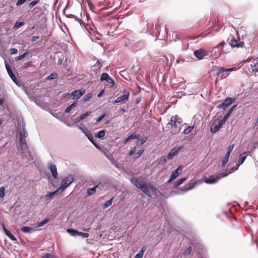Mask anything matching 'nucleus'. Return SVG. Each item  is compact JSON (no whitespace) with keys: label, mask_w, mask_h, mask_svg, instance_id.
<instances>
[{"label":"nucleus","mask_w":258,"mask_h":258,"mask_svg":"<svg viewBox=\"0 0 258 258\" xmlns=\"http://www.w3.org/2000/svg\"><path fill=\"white\" fill-rule=\"evenodd\" d=\"M131 182L136 187L141 189L144 193H145L148 197H152V194L150 190L154 191L155 190V187L151 184H147L144 181L141 180L138 177H133L131 179Z\"/></svg>","instance_id":"nucleus-1"},{"label":"nucleus","mask_w":258,"mask_h":258,"mask_svg":"<svg viewBox=\"0 0 258 258\" xmlns=\"http://www.w3.org/2000/svg\"><path fill=\"white\" fill-rule=\"evenodd\" d=\"M74 180V177L72 174H70L66 176L63 179H62L60 186L59 188H58V190H64L73 182Z\"/></svg>","instance_id":"nucleus-2"},{"label":"nucleus","mask_w":258,"mask_h":258,"mask_svg":"<svg viewBox=\"0 0 258 258\" xmlns=\"http://www.w3.org/2000/svg\"><path fill=\"white\" fill-rule=\"evenodd\" d=\"M235 70V67L225 69L223 67L219 68L217 72V75L220 76L221 79L226 78L229 75L230 72Z\"/></svg>","instance_id":"nucleus-3"},{"label":"nucleus","mask_w":258,"mask_h":258,"mask_svg":"<svg viewBox=\"0 0 258 258\" xmlns=\"http://www.w3.org/2000/svg\"><path fill=\"white\" fill-rule=\"evenodd\" d=\"M19 146L22 154H24L28 151L26 140L25 139L23 138L22 132H20Z\"/></svg>","instance_id":"nucleus-4"},{"label":"nucleus","mask_w":258,"mask_h":258,"mask_svg":"<svg viewBox=\"0 0 258 258\" xmlns=\"http://www.w3.org/2000/svg\"><path fill=\"white\" fill-rule=\"evenodd\" d=\"M235 100V98L227 97L222 103L217 106V108L219 109L222 108L225 110L230 106Z\"/></svg>","instance_id":"nucleus-5"},{"label":"nucleus","mask_w":258,"mask_h":258,"mask_svg":"<svg viewBox=\"0 0 258 258\" xmlns=\"http://www.w3.org/2000/svg\"><path fill=\"white\" fill-rule=\"evenodd\" d=\"M217 121L215 120L211 125L210 128V132L215 134L222 127V126L225 123L223 121L220 120L217 123Z\"/></svg>","instance_id":"nucleus-6"},{"label":"nucleus","mask_w":258,"mask_h":258,"mask_svg":"<svg viewBox=\"0 0 258 258\" xmlns=\"http://www.w3.org/2000/svg\"><path fill=\"white\" fill-rule=\"evenodd\" d=\"M227 41L232 47H242L244 43L240 42L239 39H236L234 37H231L228 38Z\"/></svg>","instance_id":"nucleus-7"},{"label":"nucleus","mask_w":258,"mask_h":258,"mask_svg":"<svg viewBox=\"0 0 258 258\" xmlns=\"http://www.w3.org/2000/svg\"><path fill=\"white\" fill-rule=\"evenodd\" d=\"M129 96V92L126 90H124L123 95L118 97L115 100L113 101V103H116L125 102L128 99Z\"/></svg>","instance_id":"nucleus-8"},{"label":"nucleus","mask_w":258,"mask_h":258,"mask_svg":"<svg viewBox=\"0 0 258 258\" xmlns=\"http://www.w3.org/2000/svg\"><path fill=\"white\" fill-rule=\"evenodd\" d=\"M182 146L175 147L172 149L167 155V158L168 160L173 159L177 156L179 151L181 150Z\"/></svg>","instance_id":"nucleus-9"},{"label":"nucleus","mask_w":258,"mask_h":258,"mask_svg":"<svg viewBox=\"0 0 258 258\" xmlns=\"http://www.w3.org/2000/svg\"><path fill=\"white\" fill-rule=\"evenodd\" d=\"M5 66H6V68L7 71L8 72V73L9 75L11 78L12 79V80L17 85L20 86L19 81H18L17 77L13 73L9 64L7 62H5Z\"/></svg>","instance_id":"nucleus-10"},{"label":"nucleus","mask_w":258,"mask_h":258,"mask_svg":"<svg viewBox=\"0 0 258 258\" xmlns=\"http://www.w3.org/2000/svg\"><path fill=\"white\" fill-rule=\"evenodd\" d=\"M100 81H106V82L110 85V87H113L114 85V82L112 79L109 76V75L106 73L102 74L100 77Z\"/></svg>","instance_id":"nucleus-11"},{"label":"nucleus","mask_w":258,"mask_h":258,"mask_svg":"<svg viewBox=\"0 0 258 258\" xmlns=\"http://www.w3.org/2000/svg\"><path fill=\"white\" fill-rule=\"evenodd\" d=\"M85 93V90L84 89L82 90H76L73 91L71 95L72 96L73 99H78Z\"/></svg>","instance_id":"nucleus-12"},{"label":"nucleus","mask_w":258,"mask_h":258,"mask_svg":"<svg viewBox=\"0 0 258 258\" xmlns=\"http://www.w3.org/2000/svg\"><path fill=\"white\" fill-rule=\"evenodd\" d=\"M48 168L49 170L50 171V172L52 174V177L54 179H57V177H58V173H57V168H56V166L54 164H53L51 163H50L48 165Z\"/></svg>","instance_id":"nucleus-13"},{"label":"nucleus","mask_w":258,"mask_h":258,"mask_svg":"<svg viewBox=\"0 0 258 258\" xmlns=\"http://www.w3.org/2000/svg\"><path fill=\"white\" fill-rule=\"evenodd\" d=\"M182 168L179 166L176 170L173 171L170 176V178L167 181L168 183L171 182L172 180L175 179L179 174V171H181Z\"/></svg>","instance_id":"nucleus-14"},{"label":"nucleus","mask_w":258,"mask_h":258,"mask_svg":"<svg viewBox=\"0 0 258 258\" xmlns=\"http://www.w3.org/2000/svg\"><path fill=\"white\" fill-rule=\"evenodd\" d=\"M195 56L199 59H202L203 57L207 55V52L203 49H198L194 52Z\"/></svg>","instance_id":"nucleus-15"},{"label":"nucleus","mask_w":258,"mask_h":258,"mask_svg":"<svg viewBox=\"0 0 258 258\" xmlns=\"http://www.w3.org/2000/svg\"><path fill=\"white\" fill-rule=\"evenodd\" d=\"M220 179V177H218L217 176H211L205 180V182L208 184H214L216 183Z\"/></svg>","instance_id":"nucleus-16"},{"label":"nucleus","mask_w":258,"mask_h":258,"mask_svg":"<svg viewBox=\"0 0 258 258\" xmlns=\"http://www.w3.org/2000/svg\"><path fill=\"white\" fill-rule=\"evenodd\" d=\"M250 67L253 72H258V57L251 62Z\"/></svg>","instance_id":"nucleus-17"},{"label":"nucleus","mask_w":258,"mask_h":258,"mask_svg":"<svg viewBox=\"0 0 258 258\" xmlns=\"http://www.w3.org/2000/svg\"><path fill=\"white\" fill-rule=\"evenodd\" d=\"M168 124H170L173 128H175V130L174 131H175V132L174 133V134H177L180 131V128H179V129H177L178 123L175 121V120L172 119L171 117L170 118V121L169 122Z\"/></svg>","instance_id":"nucleus-18"},{"label":"nucleus","mask_w":258,"mask_h":258,"mask_svg":"<svg viewBox=\"0 0 258 258\" xmlns=\"http://www.w3.org/2000/svg\"><path fill=\"white\" fill-rule=\"evenodd\" d=\"M20 229L23 232L26 233H31L35 231V230L34 228L31 227L25 226L21 227L20 228Z\"/></svg>","instance_id":"nucleus-19"},{"label":"nucleus","mask_w":258,"mask_h":258,"mask_svg":"<svg viewBox=\"0 0 258 258\" xmlns=\"http://www.w3.org/2000/svg\"><path fill=\"white\" fill-rule=\"evenodd\" d=\"M243 155H245L240 158V159H239V160L238 161V163L236 165V167L234 169H232V171H234L236 170L237 169H238L239 165L242 164L245 161V160L246 158L247 153L245 152L243 153Z\"/></svg>","instance_id":"nucleus-20"},{"label":"nucleus","mask_w":258,"mask_h":258,"mask_svg":"<svg viewBox=\"0 0 258 258\" xmlns=\"http://www.w3.org/2000/svg\"><path fill=\"white\" fill-rule=\"evenodd\" d=\"M236 107V105H234L232 107L230 108V109L228 110V112L224 116L223 118L221 119L222 121H223L224 123H225L226 120L229 117L234 108Z\"/></svg>","instance_id":"nucleus-21"},{"label":"nucleus","mask_w":258,"mask_h":258,"mask_svg":"<svg viewBox=\"0 0 258 258\" xmlns=\"http://www.w3.org/2000/svg\"><path fill=\"white\" fill-rule=\"evenodd\" d=\"M86 136L87 137V138L89 140V141L98 149L99 148V147L98 146V145L94 142V139H93V137L92 136V135L91 134L90 132H89V133H88V134H87L86 135Z\"/></svg>","instance_id":"nucleus-22"},{"label":"nucleus","mask_w":258,"mask_h":258,"mask_svg":"<svg viewBox=\"0 0 258 258\" xmlns=\"http://www.w3.org/2000/svg\"><path fill=\"white\" fill-rule=\"evenodd\" d=\"M98 187L99 185H97L92 188H88L87 190V193L88 196H91L94 194L96 191V188Z\"/></svg>","instance_id":"nucleus-23"},{"label":"nucleus","mask_w":258,"mask_h":258,"mask_svg":"<svg viewBox=\"0 0 258 258\" xmlns=\"http://www.w3.org/2000/svg\"><path fill=\"white\" fill-rule=\"evenodd\" d=\"M186 180V178H182L176 181L173 186V188H176L177 186L181 184L184 181Z\"/></svg>","instance_id":"nucleus-24"},{"label":"nucleus","mask_w":258,"mask_h":258,"mask_svg":"<svg viewBox=\"0 0 258 258\" xmlns=\"http://www.w3.org/2000/svg\"><path fill=\"white\" fill-rule=\"evenodd\" d=\"M67 231L72 236H78L79 231L74 229L69 228L67 230Z\"/></svg>","instance_id":"nucleus-25"},{"label":"nucleus","mask_w":258,"mask_h":258,"mask_svg":"<svg viewBox=\"0 0 258 258\" xmlns=\"http://www.w3.org/2000/svg\"><path fill=\"white\" fill-rule=\"evenodd\" d=\"M105 136V130H101L98 132L97 133L95 134V137L102 139L104 138V137Z\"/></svg>","instance_id":"nucleus-26"},{"label":"nucleus","mask_w":258,"mask_h":258,"mask_svg":"<svg viewBox=\"0 0 258 258\" xmlns=\"http://www.w3.org/2000/svg\"><path fill=\"white\" fill-rule=\"evenodd\" d=\"M113 199H114V197H112L110 200L107 201L103 205V206L102 207L103 208L106 209V208H108V207L110 206L112 204Z\"/></svg>","instance_id":"nucleus-27"},{"label":"nucleus","mask_w":258,"mask_h":258,"mask_svg":"<svg viewBox=\"0 0 258 258\" xmlns=\"http://www.w3.org/2000/svg\"><path fill=\"white\" fill-rule=\"evenodd\" d=\"M58 191V189H57V190H55L53 192H48L45 196V199L46 200H49L52 196H53L54 195L56 194L57 193Z\"/></svg>","instance_id":"nucleus-28"},{"label":"nucleus","mask_w":258,"mask_h":258,"mask_svg":"<svg viewBox=\"0 0 258 258\" xmlns=\"http://www.w3.org/2000/svg\"><path fill=\"white\" fill-rule=\"evenodd\" d=\"M77 104L76 102H74L72 104H71L70 106H69L68 107L66 108V109L64 110L65 113H71V111L72 109L73 108H74L75 106H76Z\"/></svg>","instance_id":"nucleus-29"},{"label":"nucleus","mask_w":258,"mask_h":258,"mask_svg":"<svg viewBox=\"0 0 258 258\" xmlns=\"http://www.w3.org/2000/svg\"><path fill=\"white\" fill-rule=\"evenodd\" d=\"M171 117L172 118V119H173L174 120H175V121L178 123V124H180L182 123V119L178 115H175L174 116H172Z\"/></svg>","instance_id":"nucleus-30"},{"label":"nucleus","mask_w":258,"mask_h":258,"mask_svg":"<svg viewBox=\"0 0 258 258\" xmlns=\"http://www.w3.org/2000/svg\"><path fill=\"white\" fill-rule=\"evenodd\" d=\"M49 220L48 218L44 219L43 221L38 223L37 226H36V228H38L43 226L44 225L46 224L49 221Z\"/></svg>","instance_id":"nucleus-31"},{"label":"nucleus","mask_w":258,"mask_h":258,"mask_svg":"<svg viewBox=\"0 0 258 258\" xmlns=\"http://www.w3.org/2000/svg\"><path fill=\"white\" fill-rule=\"evenodd\" d=\"M144 150L141 149L137 153L134 154V158L135 159H137L139 158L144 153Z\"/></svg>","instance_id":"nucleus-32"},{"label":"nucleus","mask_w":258,"mask_h":258,"mask_svg":"<svg viewBox=\"0 0 258 258\" xmlns=\"http://www.w3.org/2000/svg\"><path fill=\"white\" fill-rule=\"evenodd\" d=\"M193 185H191V184L189 183V184H186L181 190L183 192H186L191 189Z\"/></svg>","instance_id":"nucleus-33"},{"label":"nucleus","mask_w":258,"mask_h":258,"mask_svg":"<svg viewBox=\"0 0 258 258\" xmlns=\"http://www.w3.org/2000/svg\"><path fill=\"white\" fill-rule=\"evenodd\" d=\"M79 128L85 135H86L90 132L85 128L83 124H81L79 126Z\"/></svg>","instance_id":"nucleus-34"},{"label":"nucleus","mask_w":258,"mask_h":258,"mask_svg":"<svg viewBox=\"0 0 258 258\" xmlns=\"http://www.w3.org/2000/svg\"><path fill=\"white\" fill-rule=\"evenodd\" d=\"M216 56H219L220 55L221 50L219 49V46L215 47L212 50Z\"/></svg>","instance_id":"nucleus-35"},{"label":"nucleus","mask_w":258,"mask_h":258,"mask_svg":"<svg viewBox=\"0 0 258 258\" xmlns=\"http://www.w3.org/2000/svg\"><path fill=\"white\" fill-rule=\"evenodd\" d=\"M41 258H54V255L50 253H44L42 254Z\"/></svg>","instance_id":"nucleus-36"},{"label":"nucleus","mask_w":258,"mask_h":258,"mask_svg":"<svg viewBox=\"0 0 258 258\" xmlns=\"http://www.w3.org/2000/svg\"><path fill=\"white\" fill-rule=\"evenodd\" d=\"M194 126H188L183 131V133L184 135H187L190 133V132L192 130Z\"/></svg>","instance_id":"nucleus-37"},{"label":"nucleus","mask_w":258,"mask_h":258,"mask_svg":"<svg viewBox=\"0 0 258 258\" xmlns=\"http://www.w3.org/2000/svg\"><path fill=\"white\" fill-rule=\"evenodd\" d=\"M12 241H16V237L9 231L5 234Z\"/></svg>","instance_id":"nucleus-38"},{"label":"nucleus","mask_w":258,"mask_h":258,"mask_svg":"<svg viewBox=\"0 0 258 258\" xmlns=\"http://www.w3.org/2000/svg\"><path fill=\"white\" fill-rule=\"evenodd\" d=\"M40 2V0H34L29 4V7L33 8L35 5Z\"/></svg>","instance_id":"nucleus-39"},{"label":"nucleus","mask_w":258,"mask_h":258,"mask_svg":"<svg viewBox=\"0 0 258 258\" xmlns=\"http://www.w3.org/2000/svg\"><path fill=\"white\" fill-rule=\"evenodd\" d=\"M90 113H91V112L88 111V112H86V113H84V114H83L81 115L80 116V117H79V119H80V120H82L84 119H85V118H86L87 117H88V116H89V115H90Z\"/></svg>","instance_id":"nucleus-40"},{"label":"nucleus","mask_w":258,"mask_h":258,"mask_svg":"<svg viewBox=\"0 0 258 258\" xmlns=\"http://www.w3.org/2000/svg\"><path fill=\"white\" fill-rule=\"evenodd\" d=\"M57 74L56 73H52L48 77H47L46 79L48 80H53L56 79L57 78Z\"/></svg>","instance_id":"nucleus-41"},{"label":"nucleus","mask_w":258,"mask_h":258,"mask_svg":"<svg viewBox=\"0 0 258 258\" xmlns=\"http://www.w3.org/2000/svg\"><path fill=\"white\" fill-rule=\"evenodd\" d=\"M78 236H81L83 238H88L89 236L88 233H83L81 232H78Z\"/></svg>","instance_id":"nucleus-42"},{"label":"nucleus","mask_w":258,"mask_h":258,"mask_svg":"<svg viewBox=\"0 0 258 258\" xmlns=\"http://www.w3.org/2000/svg\"><path fill=\"white\" fill-rule=\"evenodd\" d=\"M74 19L80 24L81 26H84L85 24H84V22L81 19H80L77 16H74Z\"/></svg>","instance_id":"nucleus-43"},{"label":"nucleus","mask_w":258,"mask_h":258,"mask_svg":"<svg viewBox=\"0 0 258 258\" xmlns=\"http://www.w3.org/2000/svg\"><path fill=\"white\" fill-rule=\"evenodd\" d=\"M230 172L229 173H226V171L225 172H220L218 174V177H220V178L221 177H225L228 174H229Z\"/></svg>","instance_id":"nucleus-44"},{"label":"nucleus","mask_w":258,"mask_h":258,"mask_svg":"<svg viewBox=\"0 0 258 258\" xmlns=\"http://www.w3.org/2000/svg\"><path fill=\"white\" fill-rule=\"evenodd\" d=\"M28 53L27 52H25L24 53L19 55V56H18L17 58H16V60H21L23 58H24L26 56V55L28 54Z\"/></svg>","instance_id":"nucleus-45"},{"label":"nucleus","mask_w":258,"mask_h":258,"mask_svg":"<svg viewBox=\"0 0 258 258\" xmlns=\"http://www.w3.org/2000/svg\"><path fill=\"white\" fill-rule=\"evenodd\" d=\"M24 25V22L17 21L16 22L14 27L16 28H19Z\"/></svg>","instance_id":"nucleus-46"},{"label":"nucleus","mask_w":258,"mask_h":258,"mask_svg":"<svg viewBox=\"0 0 258 258\" xmlns=\"http://www.w3.org/2000/svg\"><path fill=\"white\" fill-rule=\"evenodd\" d=\"M147 141V138H143V139H140L139 142H138V145L139 146H141L143 144H144Z\"/></svg>","instance_id":"nucleus-47"},{"label":"nucleus","mask_w":258,"mask_h":258,"mask_svg":"<svg viewBox=\"0 0 258 258\" xmlns=\"http://www.w3.org/2000/svg\"><path fill=\"white\" fill-rule=\"evenodd\" d=\"M5 187H0V198H4L5 197Z\"/></svg>","instance_id":"nucleus-48"},{"label":"nucleus","mask_w":258,"mask_h":258,"mask_svg":"<svg viewBox=\"0 0 258 258\" xmlns=\"http://www.w3.org/2000/svg\"><path fill=\"white\" fill-rule=\"evenodd\" d=\"M27 0H18L16 3V5L17 6H21L24 4Z\"/></svg>","instance_id":"nucleus-49"},{"label":"nucleus","mask_w":258,"mask_h":258,"mask_svg":"<svg viewBox=\"0 0 258 258\" xmlns=\"http://www.w3.org/2000/svg\"><path fill=\"white\" fill-rule=\"evenodd\" d=\"M92 97V94H91V93H89V94H87V95L85 96V97H84V101H87V100H88L89 99H90Z\"/></svg>","instance_id":"nucleus-50"},{"label":"nucleus","mask_w":258,"mask_h":258,"mask_svg":"<svg viewBox=\"0 0 258 258\" xmlns=\"http://www.w3.org/2000/svg\"><path fill=\"white\" fill-rule=\"evenodd\" d=\"M131 140L133 139H138L139 136L135 134H132L131 135L129 136Z\"/></svg>","instance_id":"nucleus-51"},{"label":"nucleus","mask_w":258,"mask_h":258,"mask_svg":"<svg viewBox=\"0 0 258 258\" xmlns=\"http://www.w3.org/2000/svg\"><path fill=\"white\" fill-rule=\"evenodd\" d=\"M20 132L22 133V135L23 137V138L26 139V138L27 137V133L24 128H23L22 131H20Z\"/></svg>","instance_id":"nucleus-52"},{"label":"nucleus","mask_w":258,"mask_h":258,"mask_svg":"<svg viewBox=\"0 0 258 258\" xmlns=\"http://www.w3.org/2000/svg\"><path fill=\"white\" fill-rule=\"evenodd\" d=\"M228 160L227 159H226V158H223L222 160V167H224L225 166V165L227 164V163L228 162Z\"/></svg>","instance_id":"nucleus-53"},{"label":"nucleus","mask_w":258,"mask_h":258,"mask_svg":"<svg viewBox=\"0 0 258 258\" xmlns=\"http://www.w3.org/2000/svg\"><path fill=\"white\" fill-rule=\"evenodd\" d=\"M233 148H234V144L229 146L227 148V152H229L230 153H231V152L232 151Z\"/></svg>","instance_id":"nucleus-54"},{"label":"nucleus","mask_w":258,"mask_h":258,"mask_svg":"<svg viewBox=\"0 0 258 258\" xmlns=\"http://www.w3.org/2000/svg\"><path fill=\"white\" fill-rule=\"evenodd\" d=\"M10 51L11 54H16L17 53L18 50L17 49L13 48L10 49Z\"/></svg>","instance_id":"nucleus-55"},{"label":"nucleus","mask_w":258,"mask_h":258,"mask_svg":"<svg viewBox=\"0 0 258 258\" xmlns=\"http://www.w3.org/2000/svg\"><path fill=\"white\" fill-rule=\"evenodd\" d=\"M160 162L162 164L165 163L166 162V157L164 156H162L160 159Z\"/></svg>","instance_id":"nucleus-56"},{"label":"nucleus","mask_w":258,"mask_h":258,"mask_svg":"<svg viewBox=\"0 0 258 258\" xmlns=\"http://www.w3.org/2000/svg\"><path fill=\"white\" fill-rule=\"evenodd\" d=\"M102 66L101 61L99 60H97L95 64H94V67H99L100 68Z\"/></svg>","instance_id":"nucleus-57"},{"label":"nucleus","mask_w":258,"mask_h":258,"mask_svg":"<svg viewBox=\"0 0 258 258\" xmlns=\"http://www.w3.org/2000/svg\"><path fill=\"white\" fill-rule=\"evenodd\" d=\"M105 115H106L105 113L103 114L101 116H99L97 119V122H100V121H101L102 120V119L105 116Z\"/></svg>","instance_id":"nucleus-58"},{"label":"nucleus","mask_w":258,"mask_h":258,"mask_svg":"<svg viewBox=\"0 0 258 258\" xmlns=\"http://www.w3.org/2000/svg\"><path fill=\"white\" fill-rule=\"evenodd\" d=\"M2 228L5 234H6L8 231H9V230L6 227L5 224L4 223H2Z\"/></svg>","instance_id":"nucleus-59"},{"label":"nucleus","mask_w":258,"mask_h":258,"mask_svg":"<svg viewBox=\"0 0 258 258\" xmlns=\"http://www.w3.org/2000/svg\"><path fill=\"white\" fill-rule=\"evenodd\" d=\"M143 256V255L142 254V253L139 252L137 254H136L134 258H142Z\"/></svg>","instance_id":"nucleus-60"},{"label":"nucleus","mask_w":258,"mask_h":258,"mask_svg":"<svg viewBox=\"0 0 258 258\" xmlns=\"http://www.w3.org/2000/svg\"><path fill=\"white\" fill-rule=\"evenodd\" d=\"M146 249V247L145 246H144L142 247L141 250L139 252L140 253H142V255H144V253Z\"/></svg>","instance_id":"nucleus-61"},{"label":"nucleus","mask_w":258,"mask_h":258,"mask_svg":"<svg viewBox=\"0 0 258 258\" xmlns=\"http://www.w3.org/2000/svg\"><path fill=\"white\" fill-rule=\"evenodd\" d=\"M191 247H188L186 251H185V253L187 254H189L190 252H191Z\"/></svg>","instance_id":"nucleus-62"},{"label":"nucleus","mask_w":258,"mask_h":258,"mask_svg":"<svg viewBox=\"0 0 258 258\" xmlns=\"http://www.w3.org/2000/svg\"><path fill=\"white\" fill-rule=\"evenodd\" d=\"M135 148H134L133 149H132V150H131L129 152V155L130 156H132L133 155L135 154Z\"/></svg>","instance_id":"nucleus-63"},{"label":"nucleus","mask_w":258,"mask_h":258,"mask_svg":"<svg viewBox=\"0 0 258 258\" xmlns=\"http://www.w3.org/2000/svg\"><path fill=\"white\" fill-rule=\"evenodd\" d=\"M39 38V36H33L31 37V41L34 42Z\"/></svg>","instance_id":"nucleus-64"}]
</instances>
